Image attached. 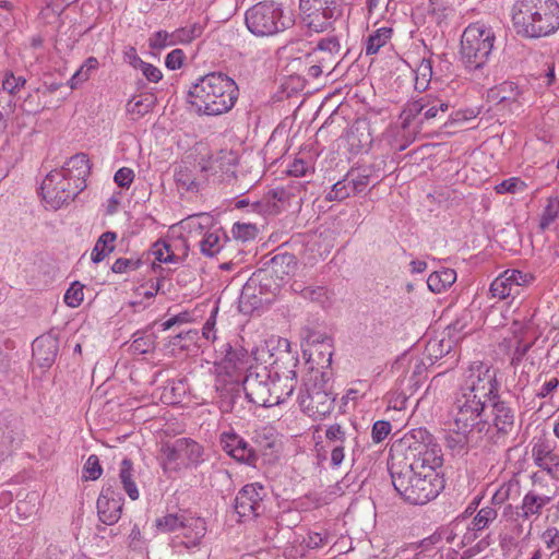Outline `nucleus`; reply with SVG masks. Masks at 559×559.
<instances>
[{
    "label": "nucleus",
    "instance_id": "1",
    "mask_svg": "<svg viewBox=\"0 0 559 559\" xmlns=\"http://www.w3.org/2000/svg\"><path fill=\"white\" fill-rule=\"evenodd\" d=\"M389 471L397 493L408 503L423 506L444 488L437 471L442 466L441 448L426 429H414L391 447Z\"/></svg>",
    "mask_w": 559,
    "mask_h": 559
},
{
    "label": "nucleus",
    "instance_id": "2",
    "mask_svg": "<svg viewBox=\"0 0 559 559\" xmlns=\"http://www.w3.org/2000/svg\"><path fill=\"white\" fill-rule=\"evenodd\" d=\"M235 81L222 72H211L189 90L188 98L199 114L218 116L229 111L238 99Z\"/></svg>",
    "mask_w": 559,
    "mask_h": 559
},
{
    "label": "nucleus",
    "instance_id": "3",
    "mask_svg": "<svg viewBox=\"0 0 559 559\" xmlns=\"http://www.w3.org/2000/svg\"><path fill=\"white\" fill-rule=\"evenodd\" d=\"M519 35L539 38L559 27V4L555 0H519L512 15Z\"/></svg>",
    "mask_w": 559,
    "mask_h": 559
},
{
    "label": "nucleus",
    "instance_id": "4",
    "mask_svg": "<svg viewBox=\"0 0 559 559\" xmlns=\"http://www.w3.org/2000/svg\"><path fill=\"white\" fill-rule=\"evenodd\" d=\"M488 401L468 396L466 393L456 391L450 408V417L457 430L463 432L478 433L485 437L489 431L487 423Z\"/></svg>",
    "mask_w": 559,
    "mask_h": 559
},
{
    "label": "nucleus",
    "instance_id": "5",
    "mask_svg": "<svg viewBox=\"0 0 559 559\" xmlns=\"http://www.w3.org/2000/svg\"><path fill=\"white\" fill-rule=\"evenodd\" d=\"M224 357L219 362V369L230 378V382L222 391L221 407L224 412L233 409L236 397L239 396L241 374L249 372L254 367L249 366L250 356L242 347H233L230 344L223 345Z\"/></svg>",
    "mask_w": 559,
    "mask_h": 559
},
{
    "label": "nucleus",
    "instance_id": "6",
    "mask_svg": "<svg viewBox=\"0 0 559 559\" xmlns=\"http://www.w3.org/2000/svg\"><path fill=\"white\" fill-rule=\"evenodd\" d=\"M246 25L257 36H272L290 27L294 23L290 16L284 14L281 3L262 1L246 12Z\"/></svg>",
    "mask_w": 559,
    "mask_h": 559
},
{
    "label": "nucleus",
    "instance_id": "7",
    "mask_svg": "<svg viewBox=\"0 0 559 559\" xmlns=\"http://www.w3.org/2000/svg\"><path fill=\"white\" fill-rule=\"evenodd\" d=\"M491 27L483 23H473L463 32L461 39V56L467 68L476 70L488 60L495 43Z\"/></svg>",
    "mask_w": 559,
    "mask_h": 559
},
{
    "label": "nucleus",
    "instance_id": "8",
    "mask_svg": "<svg viewBox=\"0 0 559 559\" xmlns=\"http://www.w3.org/2000/svg\"><path fill=\"white\" fill-rule=\"evenodd\" d=\"M323 373L317 371L304 382L298 395L301 411L313 419L329 415L334 407V396L325 388Z\"/></svg>",
    "mask_w": 559,
    "mask_h": 559
},
{
    "label": "nucleus",
    "instance_id": "9",
    "mask_svg": "<svg viewBox=\"0 0 559 559\" xmlns=\"http://www.w3.org/2000/svg\"><path fill=\"white\" fill-rule=\"evenodd\" d=\"M468 396L492 401L498 397L499 383L497 381V371L486 362L474 361L463 373L462 383L459 390Z\"/></svg>",
    "mask_w": 559,
    "mask_h": 559
},
{
    "label": "nucleus",
    "instance_id": "10",
    "mask_svg": "<svg viewBox=\"0 0 559 559\" xmlns=\"http://www.w3.org/2000/svg\"><path fill=\"white\" fill-rule=\"evenodd\" d=\"M345 0H300L299 9L304 24L316 33L326 31L342 16Z\"/></svg>",
    "mask_w": 559,
    "mask_h": 559
},
{
    "label": "nucleus",
    "instance_id": "11",
    "mask_svg": "<svg viewBox=\"0 0 559 559\" xmlns=\"http://www.w3.org/2000/svg\"><path fill=\"white\" fill-rule=\"evenodd\" d=\"M203 447L189 438L166 442L160 448L163 466L169 471L197 466L203 461Z\"/></svg>",
    "mask_w": 559,
    "mask_h": 559
},
{
    "label": "nucleus",
    "instance_id": "12",
    "mask_svg": "<svg viewBox=\"0 0 559 559\" xmlns=\"http://www.w3.org/2000/svg\"><path fill=\"white\" fill-rule=\"evenodd\" d=\"M487 423L489 424V431L485 437L498 443L500 439H504L514 432L515 429V414L514 409L504 401L498 397L492 399L488 404Z\"/></svg>",
    "mask_w": 559,
    "mask_h": 559
},
{
    "label": "nucleus",
    "instance_id": "13",
    "mask_svg": "<svg viewBox=\"0 0 559 559\" xmlns=\"http://www.w3.org/2000/svg\"><path fill=\"white\" fill-rule=\"evenodd\" d=\"M341 45L335 36L322 38L317 47L306 55V63L309 64L307 74L318 79L324 71L331 73L340 55Z\"/></svg>",
    "mask_w": 559,
    "mask_h": 559
},
{
    "label": "nucleus",
    "instance_id": "14",
    "mask_svg": "<svg viewBox=\"0 0 559 559\" xmlns=\"http://www.w3.org/2000/svg\"><path fill=\"white\" fill-rule=\"evenodd\" d=\"M240 383L249 402L263 407L272 406L273 400L270 399L272 374L266 367L255 366L249 369Z\"/></svg>",
    "mask_w": 559,
    "mask_h": 559
},
{
    "label": "nucleus",
    "instance_id": "15",
    "mask_svg": "<svg viewBox=\"0 0 559 559\" xmlns=\"http://www.w3.org/2000/svg\"><path fill=\"white\" fill-rule=\"evenodd\" d=\"M534 276L519 270H507L500 274L490 285L489 293L491 297L498 299H515L523 287L530 285Z\"/></svg>",
    "mask_w": 559,
    "mask_h": 559
},
{
    "label": "nucleus",
    "instance_id": "16",
    "mask_svg": "<svg viewBox=\"0 0 559 559\" xmlns=\"http://www.w3.org/2000/svg\"><path fill=\"white\" fill-rule=\"evenodd\" d=\"M297 260L293 253L278 252L269 262L265 269L254 274L257 278H274L276 286H281L286 280L295 274Z\"/></svg>",
    "mask_w": 559,
    "mask_h": 559
},
{
    "label": "nucleus",
    "instance_id": "17",
    "mask_svg": "<svg viewBox=\"0 0 559 559\" xmlns=\"http://www.w3.org/2000/svg\"><path fill=\"white\" fill-rule=\"evenodd\" d=\"M157 528L163 533L176 532L182 528H191L194 531L192 545H198L204 537L206 526L204 520L200 518H187L179 514H167L156 520Z\"/></svg>",
    "mask_w": 559,
    "mask_h": 559
},
{
    "label": "nucleus",
    "instance_id": "18",
    "mask_svg": "<svg viewBox=\"0 0 559 559\" xmlns=\"http://www.w3.org/2000/svg\"><path fill=\"white\" fill-rule=\"evenodd\" d=\"M263 486L249 484L243 486L235 498V510L240 518H257L263 511Z\"/></svg>",
    "mask_w": 559,
    "mask_h": 559
},
{
    "label": "nucleus",
    "instance_id": "19",
    "mask_svg": "<svg viewBox=\"0 0 559 559\" xmlns=\"http://www.w3.org/2000/svg\"><path fill=\"white\" fill-rule=\"evenodd\" d=\"M122 506L121 493L114 486L106 485L97 499L99 520L107 525L115 524L120 519Z\"/></svg>",
    "mask_w": 559,
    "mask_h": 559
},
{
    "label": "nucleus",
    "instance_id": "20",
    "mask_svg": "<svg viewBox=\"0 0 559 559\" xmlns=\"http://www.w3.org/2000/svg\"><path fill=\"white\" fill-rule=\"evenodd\" d=\"M273 368L275 369L274 376H272L271 388V397L272 406L284 403L294 392L297 385V372L295 369H289L287 371L281 370L278 366V361L275 360L273 362Z\"/></svg>",
    "mask_w": 559,
    "mask_h": 559
},
{
    "label": "nucleus",
    "instance_id": "21",
    "mask_svg": "<svg viewBox=\"0 0 559 559\" xmlns=\"http://www.w3.org/2000/svg\"><path fill=\"white\" fill-rule=\"evenodd\" d=\"M552 500V496L538 492L536 489L528 490L520 507L516 508V515L522 521H528L532 518H538L544 507Z\"/></svg>",
    "mask_w": 559,
    "mask_h": 559
},
{
    "label": "nucleus",
    "instance_id": "22",
    "mask_svg": "<svg viewBox=\"0 0 559 559\" xmlns=\"http://www.w3.org/2000/svg\"><path fill=\"white\" fill-rule=\"evenodd\" d=\"M60 174L50 171L41 182L40 194L44 201L53 210L60 209L63 204L70 202V194H64L60 185L55 183Z\"/></svg>",
    "mask_w": 559,
    "mask_h": 559
},
{
    "label": "nucleus",
    "instance_id": "23",
    "mask_svg": "<svg viewBox=\"0 0 559 559\" xmlns=\"http://www.w3.org/2000/svg\"><path fill=\"white\" fill-rule=\"evenodd\" d=\"M58 353V341L50 335L37 337L33 343V357L40 367H49Z\"/></svg>",
    "mask_w": 559,
    "mask_h": 559
},
{
    "label": "nucleus",
    "instance_id": "24",
    "mask_svg": "<svg viewBox=\"0 0 559 559\" xmlns=\"http://www.w3.org/2000/svg\"><path fill=\"white\" fill-rule=\"evenodd\" d=\"M60 170L67 171V175L72 177L74 182L83 181V186L85 187V177L91 170L90 160L85 154H76L70 157Z\"/></svg>",
    "mask_w": 559,
    "mask_h": 559
},
{
    "label": "nucleus",
    "instance_id": "25",
    "mask_svg": "<svg viewBox=\"0 0 559 559\" xmlns=\"http://www.w3.org/2000/svg\"><path fill=\"white\" fill-rule=\"evenodd\" d=\"M451 426V431L453 433H449L445 436V444L451 450L460 452L465 448L466 444L472 442H478L480 439L484 438L483 436L474 433L473 431L463 432L462 430H457V427L454 425L453 421Z\"/></svg>",
    "mask_w": 559,
    "mask_h": 559
},
{
    "label": "nucleus",
    "instance_id": "26",
    "mask_svg": "<svg viewBox=\"0 0 559 559\" xmlns=\"http://www.w3.org/2000/svg\"><path fill=\"white\" fill-rule=\"evenodd\" d=\"M456 281V273L452 269H442L432 272L427 278L428 288L433 293H442Z\"/></svg>",
    "mask_w": 559,
    "mask_h": 559
},
{
    "label": "nucleus",
    "instance_id": "27",
    "mask_svg": "<svg viewBox=\"0 0 559 559\" xmlns=\"http://www.w3.org/2000/svg\"><path fill=\"white\" fill-rule=\"evenodd\" d=\"M155 104L156 97L153 94H141L128 102L127 111L132 119H139L148 114Z\"/></svg>",
    "mask_w": 559,
    "mask_h": 559
},
{
    "label": "nucleus",
    "instance_id": "28",
    "mask_svg": "<svg viewBox=\"0 0 559 559\" xmlns=\"http://www.w3.org/2000/svg\"><path fill=\"white\" fill-rule=\"evenodd\" d=\"M226 241V236L219 228L213 231H206L200 241V250L203 254L214 257L218 253Z\"/></svg>",
    "mask_w": 559,
    "mask_h": 559
},
{
    "label": "nucleus",
    "instance_id": "29",
    "mask_svg": "<svg viewBox=\"0 0 559 559\" xmlns=\"http://www.w3.org/2000/svg\"><path fill=\"white\" fill-rule=\"evenodd\" d=\"M117 239V234L114 231L104 233L98 240L96 241L93 250H92V261L94 263L102 262L109 253H111L115 249V241Z\"/></svg>",
    "mask_w": 559,
    "mask_h": 559
},
{
    "label": "nucleus",
    "instance_id": "30",
    "mask_svg": "<svg viewBox=\"0 0 559 559\" xmlns=\"http://www.w3.org/2000/svg\"><path fill=\"white\" fill-rule=\"evenodd\" d=\"M134 469L130 459H123L120 465L119 478L124 491L130 499L136 500L139 498V490L133 480Z\"/></svg>",
    "mask_w": 559,
    "mask_h": 559
},
{
    "label": "nucleus",
    "instance_id": "31",
    "mask_svg": "<svg viewBox=\"0 0 559 559\" xmlns=\"http://www.w3.org/2000/svg\"><path fill=\"white\" fill-rule=\"evenodd\" d=\"M392 36V28L390 27H381L371 33L365 46V51L367 56L376 55L381 47H383Z\"/></svg>",
    "mask_w": 559,
    "mask_h": 559
},
{
    "label": "nucleus",
    "instance_id": "32",
    "mask_svg": "<svg viewBox=\"0 0 559 559\" xmlns=\"http://www.w3.org/2000/svg\"><path fill=\"white\" fill-rule=\"evenodd\" d=\"M520 493V481L516 478H511L503 481L493 492L491 497L492 506H502L512 496Z\"/></svg>",
    "mask_w": 559,
    "mask_h": 559
},
{
    "label": "nucleus",
    "instance_id": "33",
    "mask_svg": "<svg viewBox=\"0 0 559 559\" xmlns=\"http://www.w3.org/2000/svg\"><path fill=\"white\" fill-rule=\"evenodd\" d=\"M98 68V60L95 57H90L85 62L75 71L71 76L68 84L71 90H75L81 83L87 81L91 73Z\"/></svg>",
    "mask_w": 559,
    "mask_h": 559
},
{
    "label": "nucleus",
    "instance_id": "34",
    "mask_svg": "<svg viewBox=\"0 0 559 559\" xmlns=\"http://www.w3.org/2000/svg\"><path fill=\"white\" fill-rule=\"evenodd\" d=\"M555 447L545 438L537 439L532 448V457L535 465H543L544 461L551 459Z\"/></svg>",
    "mask_w": 559,
    "mask_h": 559
},
{
    "label": "nucleus",
    "instance_id": "35",
    "mask_svg": "<svg viewBox=\"0 0 559 559\" xmlns=\"http://www.w3.org/2000/svg\"><path fill=\"white\" fill-rule=\"evenodd\" d=\"M498 512L495 507H484L472 521L471 530L475 532L484 531L497 519Z\"/></svg>",
    "mask_w": 559,
    "mask_h": 559
},
{
    "label": "nucleus",
    "instance_id": "36",
    "mask_svg": "<svg viewBox=\"0 0 559 559\" xmlns=\"http://www.w3.org/2000/svg\"><path fill=\"white\" fill-rule=\"evenodd\" d=\"M53 173L60 174L58 179H55V183L61 186V190L64 194H70V201H72L80 191H82L85 187L83 186V181L74 182V179L67 175V171L61 170H52Z\"/></svg>",
    "mask_w": 559,
    "mask_h": 559
},
{
    "label": "nucleus",
    "instance_id": "37",
    "mask_svg": "<svg viewBox=\"0 0 559 559\" xmlns=\"http://www.w3.org/2000/svg\"><path fill=\"white\" fill-rule=\"evenodd\" d=\"M491 93L499 103L515 102L521 94L518 85L513 82H503L496 90H492Z\"/></svg>",
    "mask_w": 559,
    "mask_h": 559
},
{
    "label": "nucleus",
    "instance_id": "38",
    "mask_svg": "<svg viewBox=\"0 0 559 559\" xmlns=\"http://www.w3.org/2000/svg\"><path fill=\"white\" fill-rule=\"evenodd\" d=\"M559 215V197H550L547 199V204L543 211L539 228L545 230Z\"/></svg>",
    "mask_w": 559,
    "mask_h": 559
},
{
    "label": "nucleus",
    "instance_id": "39",
    "mask_svg": "<svg viewBox=\"0 0 559 559\" xmlns=\"http://www.w3.org/2000/svg\"><path fill=\"white\" fill-rule=\"evenodd\" d=\"M175 181L178 189L183 191H198L199 189V185L195 181V178L187 167L180 166L178 169H176Z\"/></svg>",
    "mask_w": 559,
    "mask_h": 559
},
{
    "label": "nucleus",
    "instance_id": "40",
    "mask_svg": "<svg viewBox=\"0 0 559 559\" xmlns=\"http://www.w3.org/2000/svg\"><path fill=\"white\" fill-rule=\"evenodd\" d=\"M3 442L9 448H14L22 441V425L16 418L12 419L7 425L5 430L2 433Z\"/></svg>",
    "mask_w": 559,
    "mask_h": 559
},
{
    "label": "nucleus",
    "instance_id": "41",
    "mask_svg": "<svg viewBox=\"0 0 559 559\" xmlns=\"http://www.w3.org/2000/svg\"><path fill=\"white\" fill-rule=\"evenodd\" d=\"M423 117V105L419 99L408 103L401 112V126L404 130L408 129L411 123L418 117Z\"/></svg>",
    "mask_w": 559,
    "mask_h": 559
},
{
    "label": "nucleus",
    "instance_id": "42",
    "mask_svg": "<svg viewBox=\"0 0 559 559\" xmlns=\"http://www.w3.org/2000/svg\"><path fill=\"white\" fill-rule=\"evenodd\" d=\"M432 76V68L430 61H421L416 70L415 88L424 92L427 90Z\"/></svg>",
    "mask_w": 559,
    "mask_h": 559
},
{
    "label": "nucleus",
    "instance_id": "43",
    "mask_svg": "<svg viewBox=\"0 0 559 559\" xmlns=\"http://www.w3.org/2000/svg\"><path fill=\"white\" fill-rule=\"evenodd\" d=\"M370 176L371 170L368 168H364L356 176L353 170L347 174V178L349 180V183L352 185L350 187L352 190H354V193H361L366 190V188L370 183Z\"/></svg>",
    "mask_w": 559,
    "mask_h": 559
},
{
    "label": "nucleus",
    "instance_id": "44",
    "mask_svg": "<svg viewBox=\"0 0 559 559\" xmlns=\"http://www.w3.org/2000/svg\"><path fill=\"white\" fill-rule=\"evenodd\" d=\"M25 83L26 80L23 76H14L12 73L7 74L2 83L4 93L0 94V97L12 99V95L23 87Z\"/></svg>",
    "mask_w": 559,
    "mask_h": 559
},
{
    "label": "nucleus",
    "instance_id": "45",
    "mask_svg": "<svg viewBox=\"0 0 559 559\" xmlns=\"http://www.w3.org/2000/svg\"><path fill=\"white\" fill-rule=\"evenodd\" d=\"M352 185L349 183L348 178L346 177L343 180L335 182L332 187V190L326 194L328 201H342L348 198L354 190H352Z\"/></svg>",
    "mask_w": 559,
    "mask_h": 559
},
{
    "label": "nucleus",
    "instance_id": "46",
    "mask_svg": "<svg viewBox=\"0 0 559 559\" xmlns=\"http://www.w3.org/2000/svg\"><path fill=\"white\" fill-rule=\"evenodd\" d=\"M325 439L329 447L334 444L345 445L347 441L346 431L340 424L330 425L325 430Z\"/></svg>",
    "mask_w": 559,
    "mask_h": 559
},
{
    "label": "nucleus",
    "instance_id": "47",
    "mask_svg": "<svg viewBox=\"0 0 559 559\" xmlns=\"http://www.w3.org/2000/svg\"><path fill=\"white\" fill-rule=\"evenodd\" d=\"M302 338L308 345H321L323 347L332 346V338L325 333L314 331L310 328L302 330Z\"/></svg>",
    "mask_w": 559,
    "mask_h": 559
},
{
    "label": "nucleus",
    "instance_id": "48",
    "mask_svg": "<svg viewBox=\"0 0 559 559\" xmlns=\"http://www.w3.org/2000/svg\"><path fill=\"white\" fill-rule=\"evenodd\" d=\"M155 348V337L152 334L142 335L134 338L130 345L133 354H147Z\"/></svg>",
    "mask_w": 559,
    "mask_h": 559
},
{
    "label": "nucleus",
    "instance_id": "49",
    "mask_svg": "<svg viewBox=\"0 0 559 559\" xmlns=\"http://www.w3.org/2000/svg\"><path fill=\"white\" fill-rule=\"evenodd\" d=\"M186 222L189 228L200 230V233H202L213 226L214 218L207 213H200L189 216Z\"/></svg>",
    "mask_w": 559,
    "mask_h": 559
},
{
    "label": "nucleus",
    "instance_id": "50",
    "mask_svg": "<svg viewBox=\"0 0 559 559\" xmlns=\"http://www.w3.org/2000/svg\"><path fill=\"white\" fill-rule=\"evenodd\" d=\"M452 342L451 340H441L429 342L427 346V352L430 359H439L444 355H448L451 352Z\"/></svg>",
    "mask_w": 559,
    "mask_h": 559
},
{
    "label": "nucleus",
    "instance_id": "51",
    "mask_svg": "<svg viewBox=\"0 0 559 559\" xmlns=\"http://www.w3.org/2000/svg\"><path fill=\"white\" fill-rule=\"evenodd\" d=\"M83 288L82 284L74 282L64 294V302L72 308L79 307L84 297Z\"/></svg>",
    "mask_w": 559,
    "mask_h": 559
},
{
    "label": "nucleus",
    "instance_id": "52",
    "mask_svg": "<svg viewBox=\"0 0 559 559\" xmlns=\"http://www.w3.org/2000/svg\"><path fill=\"white\" fill-rule=\"evenodd\" d=\"M177 31V41H180V44H189L193 39L201 36L203 32V27L197 23L185 26L181 28L176 29Z\"/></svg>",
    "mask_w": 559,
    "mask_h": 559
},
{
    "label": "nucleus",
    "instance_id": "53",
    "mask_svg": "<svg viewBox=\"0 0 559 559\" xmlns=\"http://www.w3.org/2000/svg\"><path fill=\"white\" fill-rule=\"evenodd\" d=\"M257 231L258 229L254 225L247 223H236L231 229L234 237L242 241L255 238Z\"/></svg>",
    "mask_w": 559,
    "mask_h": 559
},
{
    "label": "nucleus",
    "instance_id": "54",
    "mask_svg": "<svg viewBox=\"0 0 559 559\" xmlns=\"http://www.w3.org/2000/svg\"><path fill=\"white\" fill-rule=\"evenodd\" d=\"M449 107L450 105L448 102H437L435 103V107L430 106L428 108H423V118L420 119V122L424 120L429 121L440 118L448 111Z\"/></svg>",
    "mask_w": 559,
    "mask_h": 559
},
{
    "label": "nucleus",
    "instance_id": "55",
    "mask_svg": "<svg viewBox=\"0 0 559 559\" xmlns=\"http://www.w3.org/2000/svg\"><path fill=\"white\" fill-rule=\"evenodd\" d=\"M153 254L155 259L159 262L168 263L174 262L176 260L175 253L171 251L170 246L166 242L157 241L154 245Z\"/></svg>",
    "mask_w": 559,
    "mask_h": 559
},
{
    "label": "nucleus",
    "instance_id": "56",
    "mask_svg": "<svg viewBox=\"0 0 559 559\" xmlns=\"http://www.w3.org/2000/svg\"><path fill=\"white\" fill-rule=\"evenodd\" d=\"M85 478L91 480H96L100 477L103 473V468L99 464V460L97 455L92 454L88 456L85 465H84Z\"/></svg>",
    "mask_w": 559,
    "mask_h": 559
},
{
    "label": "nucleus",
    "instance_id": "57",
    "mask_svg": "<svg viewBox=\"0 0 559 559\" xmlns=\"http://www.w3.org/2000/svg\"><path fill=\"white\" fill-rule=\"evenodd\" d=\"M231 457L239 462L253 463L254 454L253 451L249 448L248 443L243 440L240 445L233 450L229 453Z\"/></svg>",
    "mask_w": 559,
    "mask_h": 559
},
{
    "label": "nucleus",
    "instance_id": "58",
    "mask_svg": "<svg viewBox=\"0 0 559 559\" xmlns=\"http://www.w3.org/2000/svg\"><path fill=\"white\" fill-rule=\"evenodd\" d=\"M141 260H133L128 258H119L111 266L114 273H126L128 271H135L140 267Z\"/></svg>",
    "mask_w": 559,
    "mask_h": 559
},
{
    "label": "nucleus",
    "instance_id": "59",
    "mask_svg": "<svg viewBox=\"0 0 559 559\" xmlns=\"http://www.w3.org/2000/svg\"><path fill=\"white\" fill-rule=\"evenodd\" d=\"M391 432V424L386 420H378L372 426L371 437L373 442H382Z\"/></svg>",
    "mask_w": 559,
    "mask_h": 559
},
{
    "label": "nucleus",
    "instance_id": "60",
    "mask_svg": "<svg viewBox=\"0 0 559 559\" xmlns=\"http://www.w3.org/2000/svg\"><path fill=\"white\" fill-rule=\"evenodd\" d=\"M242 441H243V439L234 432H223L221 435V444H222L223 450L227 454L233 452V450L236 449L238 445H240Z\"/></svg>",
    "mask_w": 559,
    "mask_h": 559
},
{
    "label": "nucleus",
    "instance_id": "61",
    "mask_svg": "<svg viewBox=\"0 0 559 559\" xmlns=\"http://www.w3.org/2000/svg\"><path fill=\"white\" fill-rule=\"evenodd\" d=\"M168 32L167 31H158L156 33H154L150 39H148V45H150V48L154 49V50H159V49H164L168 46H171L170 44V38H168Z\"/></svg>",
    "mask_w": 559,
    "mask_h": 559
},
{
    "label": "nucleus",
    "instance_id": "62",
    "mask_svg": "<svg viewBox=\"0 0 559 559\" xmlns=\"http://www.w3.org/2000/svg\"><path fill=\"white\" fill-rule=\"evenodd\" d=\"M114 179L119 187L129 188L130 185L133 182L134 173L132 169L128 167H122L115 174Z\"/></svg>",
    "mask_w": 559,
    "mask_h": 559
},
{
    "label": "nucleus",
    "instance_id": "63",
    "mask_svg": "<svg viewBox=\"0 0 559 559\" xmlns=\"http://www.w3.org/2000/svg\"><path fill=\"white\" fill-rule=\"evenodd\" d=\"M186 55L181 49H174L167 55L165 64L170 70H177L182 67Z\"/></svg>",
    "mask_w": 559,
    "mask_h": 559
},
{
    "label": "nucleus",
    "instance_id": "64",
    "mask_svg": "<svg viewBox=\"0 0 559 559\" xmlns=\"http://www.w3.org/2000/svg\"><path fill=\"white\" fill-rule=\"evenodd\" d=\"M542 540L548 549H559V530L549 527L542 534Z\"/></svg>",
    "mask_w": 559,
    "mask_h": 559
}]
</instances>
